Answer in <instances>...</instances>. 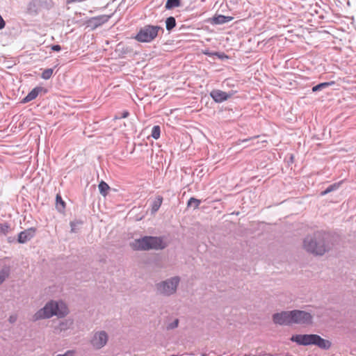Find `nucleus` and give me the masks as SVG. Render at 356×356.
I'll return each mask as SVG.
<instances>
[{
    "mask_svg": "<svg viewBox=\"0 0 356 356\" xmlns=\"http://www.w3.org/2000/svg\"><path fill=\"white\" fill-rule=\"evenodd\" d=\"M74 321L71 318L63 319L59 321L58 325L55 326L54 330L56 333H61L72 328Z\"/></svg>",
    "mask_w": 356,
    "mask_h": 356,
    "instance_id": "obj_13",
    "label": "nucleus"
},
{
    "mask_svg": "<svg viewBox=\"0 0 356 356\" xmlns=\"http://www.w3.org/2000/svg\"><path fill=\"white\" fill-rule=\"evenodd\" d=\"M210 96L216 102L221 103L230 98L232 96V93H227L220 90L216 89L210 92Z\"/></svg>",
    "mask_w": 356,
    "mask_h": 356,
    "instance_id": "obj_11",
    "label": "nucleus"
},
{
    "mask_svg": "<svg viewBox=\"0 0 356 356\" xmlns=\"http://www.w3.org/2000/svg\"><path fill=\"white\" fill-rule=\"evenodd\" d=\"M42 90H44L42 87H35L22 99V102L25 104L35 99Z\"/></svg>",
    "mask_w": 356,
    "mask_h": 356,
    "instance_id": "obj_14",
    "label": "nucleus"
},
{
    "mask_svg": "<svg viewBox=\"0 0 356 356\" xmlns=\"http://www.w3.org/2000/svg\"><path fill=\"white\" fill-rule=\"evenodd\" d=\"M181 5V0H167L165 3V8L168 10L179 7Z\"/></svg>",
    "mask_w": 356,
    "mask_h": 356,
    "instance_id": "obj_19",
    "label": "nucleus"
},
{
    "mask_svg": "<svg viewBox=\"0 0 356 356\" xmlns=\"http://www.w3.org/2000/svg\"><path fill=\"white\" fill-rule=\"evenodd\" d=\"M16 319H17V317L15 316H10L9 318V321L10 323H14V322H15Z\"/></svg>",
    "mask_w": 356,
    "mask_h": 356,
    "instance_id": "obj_33",
    "label": "nucleus"
},
{
    "mask_svg": "<svg viewBox=\"0 0 356 356\" xmlns=\"http://www.w3.org/2000/svg\"><path fill=\"white\" fill-rule=\"evenodd\" d=\"M111 18L110 15H102L97 17H91L88 19L85 24L90 27L92 30L97 29L108 21Z\"/></svg>",
    "mask_w": 356,
    "mask_h": 356,
    "instance_id": "obj_10",
    "label": "nucleus"
},
{
    "mask_svg": "<svg viewBox=\"0 0 356 356\" xmlns=\"http://www.w3.org/2000/svg\"><path fill=\"white\" fill-rule=\"evenodd\" d=\"M248 139H245L243 140V142L248 141Z\"/></svg>",
    "mask_w": 356,
    "mask_h": 356,
    "instance_id": "obj_34",
    "label": "nucleus"
},
{
    "mask_svg": "<svg viewBox=\"0 0 356 356\" xmlns=\"http://www.w3.org/2000/svg\"><path fill=\"white\" fill-rule=\"evenodd\" d=\"M291 324L309 325L312 323V316L310 313L301 310L291 311Z\"/></svg>",
    "mask_w": 356,
    "mask_h": 356,
    "instance_id": "obj_7",
    "label": "nucleus"
},
{
    "mask_svg": "<svg viewBox=\"0 0 356 356\" xmlns=\"http://www.w3.org/2000/svg\"><path fill=\"white\" fill-rule=\"evenodd\" d=\"M129 115V113L128 111H123L122 113H120V115H118L116 117V118L118 119H121V118H127Z\"/></svg>",
    "mask_w": 356,
    "mask_h": 356,
    "instance_id": "obj_30",
    "label": "nucleus"
},
{
    "mask_svg": "<svg viewBox=\"0 0 356 356\" xmlns=\"http://www.w3.org/2000/svg\"><path fill=\"white\" fill-rule=\"evenodd\" d=\"M51 49L54 51H59L61 49V47L59 44H55L51 46Z\"/></svg>",
    "mask_w": 356,
    "mask_h": 356,
    "instance_id": "obj_32",
    "label": "nucleus"
},
{
    "mask_svg": "<svg viewBox=\"0 0 356 356\" xmlns=\"http://www.w3.org/2000/svg\"><path fill=\"white\" fill-rule=\"evenodd\" d=\"M6 26V22L1 15H0V30L3 29Z\"/></svg>",
    "mask_w": 356,
    "mask_h": 356,
    "instance_id": "obj_31",
    "label": "nucleus"
},
{
    "mask_svg": "<svg viewBox=\"0 0 356 356\" xmlns=\"http://www.w3.org/2000/svg\"><path fill=\"white\" fill-rule=\"evenodd\" d=\"M163 202V197L160 195L157 196L154 200L152 205V213H155L161 207Z\"/></svg>",
    "mask_w": 356,
    "mask_h": 356,
    "instance_id": "obj_16",
    "label": "nucleus"
},
{
    "mask_svg": "<svg viewBox=\"0 0 356 356\" xmlns=\"http://www.w3.org/2000/svg\"><path fill=\"white\" fill-rule=\"evenodd\" d=\"M179 319L175 318L172 321H169L166 325V329L168 330L175 329L179 325Z\"/></svg>",
    "mask_w": 356,
    "mask_h": 356,
    "instance_id": "obj_25",
    "label": "nucleus"
},
{
    "mask_svg": "<svg viewBox=\"0 0 356 356\" xmlns=\"http://www.w3.org/2000/svg\"><path fill=\"white\" fill-rule=\"evenodd\" d=\"M131 247L136 250H163L167 246V243L162 237L143 236L135 239L130 243Z\"/></svg>",
    "mask_w": 356,
    "mask_h": 356,
    "instance_id": "obj_4",
    "label": "nucleus"
},
{
    "mask_svg": "<svg viewBox=\"0 0 356 356\" xmlns=\"http://www.w3.org/2000/svg\"><path fill=\"white\" fill-rule=\"evenodd\" d=\"M290 340L299 346L314 345L322 350H328L332 343L316 334H294Z\"/></svg>",
    "mask_w": 356,
    "mask_h": 356,
    "instance_id": "obj_3",
    "label": "nucleus"
},
{
    "mask_svg": "<svg viewBox=\"0 0 356 356\" xmlns=\"http://www.w3.org/2000/svg\"><path fill=\"white\" fill-rule=\"evenodd\" d=\"M233 19L232 17L229 16H224V15H217L213 17V24H223L225 23L229 22Z\"/></svg>",
    "mask_w": 356,
    "mask_h": 356,
    "instance_id": "obj_15",
    "label": "nucleus"
},
{
    "mask_svg": "<svg viewBox=\"0 0 356 356\" xmlns=\"http://www.w3.org/2000/svg\"><path fill=\"white\" fill-rule=\"evenodd\" d=\"M98 187H99V190L100 193L103 196H106L107 195V193H108V190L110 189L109 186L106 182H104V181H102L99 183Z\"/></svg>",
    "mask_w": 356,
    "mask_h": 356,
    "instance_id": "obj_20",
    "label": "nucleus"
},
{
    "mask_svg": "<svg viewBox=\"0 0 356 356\" xmlns=\"http://www.w3.org/2000/svg\"><path fill=\"white\" fill-rule=\"evenodd\" d=\"M10 269L9 266H4L0 270V284H1L9 276Z\"/></svg>",
    "mask_w": 356,
    "mask_h": 356,
    "instance_id": "obj_18",
    "label": "nucleus"
},
{
    "mask_svg": "<svg viewBox=\"0 0 356 356\" xmlns=\"http://www.w3.org/2000/svg\"><path fill=\"white\" fill-rule=\"evenodd\" d=\"M166 29L168 31H171L176 26V20L173 17H169L165 21Z\"/></svg>",
    "mask_w": 356,
    "mask_h": 356,
    "instance_id": "obj_22",
    "label": "nucleus"
},
{
    "mask_svg": "<svg viewBox=\"0 0 356 356\" xmlns=\"http://www.w3.org/2000/svg\"><path fill=\"white\" fill-rule=\"evenodd\" d=\"M10 231V227L7 223H0V236L6 235Z\"/></svg>",
    "mask_w": 356,
    "mask_h": 356,
    "instance_id": "obj_26",
    "label": "nucleus"
},
{
    "mask_svg": "<svg viewBox=\"0 0 356 356\" xmlns=\"http://www.w3.org/2000/svg\"><path fill=\"white\" fill-rule=\"evenodd\" d=\"M108 340V334L105 331L101 330L94 333L90 343L95 349H100L106 345Z\"/></svg>",
    "mask_w": 356,
    "mask_h": 356,
    "instance_id": "obj_8",
    "label": "nucleus"
},
{
    "mask_svg": "<svg viewBox=\"0 0 356 356\" xmlns=\"http://www.w3.org/2000/svg\"><path fill=\"white\" fill-rule=\"evenodd\" d=\"M69 311L67 305L62 301L51 300L44 307L39 309L33 316V321H36L57 316L59 318L65 316Z\"/></svg>",
    "mask_w": 356,
    "mask_h": 356,
    "instance_id": "obj_2",
    "label": "nucleus"
},
{
    "mask_svg": "<svg viewBox=\"0 0 356 356\" xmlns=\"http://www.w3.org/2000/svg\"><path fill=\"white\" fill-rule=\"evenodd\" d=\"M73 224H74V223H73L72 222L70 223V225H71V226H72V227L73 226Z\"/></svg>",
    "mask_w": 356,
    "mask_h": 356,
    "instance_id": "obj_35",
    "label": "nucleus"
},
{
    "mask_svg": "<svg viewBox=\"0 0 356 356\" xmlns=\"http://www.w3.org/2000/svg\"><path fill=\"white\" fill-rule=\"evenodd\" d=\"M303 248L313 254L323 255L331 248L330 236L325 232L317 231L304 239Z\"/></svg>",
    "mask_w": 356,
    "mask_h": 356,
    "instance_id": "obj_1",
    "label": "nucleus"
},
{
    "mask_svg": "<svg viewBox=\"0 0 356 356\" xmlns=\"http://www.w3.org/2000/svg\"><path fill=\"white\" fill-rule=\"evenodd\" d=\"M341 184V182H339V183H334L332 185H330V186H328L326 190H325L324 191H322L321 193V195H325L326 194L332 192V191H334L337 189L339 188V186Z\"/></svg>",
    "mask_w": 356,
    "mask_h": 356,
    "instance_id": "obj_21",
    "label": "nucleus"
},
{
    "mask_svg": "<svg viewBox=\"0 0 356 356\" xmlns=\"http://www.w3.org/2000/svg\"><path fill=\"white\" fill-rule=\"evenodd\" d=\"M35 234V228H30L28 229H26L23 232H21L18 235V242L20 243H25L27 241H30Z\"/></svg>",
    "mask_w": 356,
    "mask_h": 356,
    "instance_id": "obj_12",
    "label": "nucleus"
},
{
    "mask_svg": "<svg viewBox=\"0 0 356 356\" xmlns=\"http://www.w3.org/2000/svg\"><path fill=\"white\" fill-rule=\"evenodd\" d=\"M54 72V70L51 68L45 69L41 75V77L44 79H49L51 78Z\"/></svg>",
    "mask_w": 356,
    "mask_h": 356,
    "instance_id": "obj_27",
    "label": "nucleus"
},
{
    "mask_svg": "<svg viewBox=\"0 0 356 356\" xmlns=\"http://www.w3.org/2000/svg\"><path fill=\"white\" fill-rule=\"evenodd\" d=\"M179 282L180 278L178 276L161 281L156 284V291L160 295L170 296L176 292Z\"/></svg>",
    "mask_w": 356,
    "mask_h": 356,
    "instance_id": "obj_5",
    "label": "nucleus"
},
{
    "mask_svg": "<svg viewBox=\"0 0 356 356\" xmlns=\"http://www.w3.org/2000/svg\"><path fill=\"white\" fill-rule=\"evenodd\" d=\"M160 30L163 29L159 26L146 25L140 29L135 38L138 42H149L156 38Z\"/></svg>",
    "mask_w": 356,
    "mask_h": 356,
    "instance_id": "obj_6",
    "label": "nucleus"
},
{
    "mask_svg": "<svg viewBox=\"0 0 356 356\" xmlns=\"http://www.w3.org/2000/svg\"><path fill=\"white\" fill-rule=\"evenodd\" d=\"M291 311H284L280 313H275L273 315V321L275 324L291 325Z\"/></svg>",
    "mask_w": 356,
    "mask_h": 356,
    "instance_id": "obj_9",
    "label": "nucleus"
},
{
    "mask_svg": "<svg viewBox=\"0 0 356 356\" xmlns=\"http://www.w3.org/2000/svg\"><path fill=\"white\" fill-rule=\"evenodd\" d=\"M334 83V81L321 83L314 86L312 88V91L318 92V91L323 90V89H325L327 87H329L330 86H332Z\"/></svg>",
    "mask_w": 356,
    "mask_h": 356,
    "instance_id": "obj_17",
    "label": "nucleus"
},
{
    "mask_svg": "<svg viewBox=\"0 0 356 356\" xmlns=\"http://www.w3.org/2000/svg\"><path fill=\"white\" fill-rule=\"evenodd\" d=\"M56 202L57 204H61L62 207L64 208L65 207V202L64 201L62 200L61 197L59 195H56Z\"/></svg>",
    "mask_w": 356,
    "mask_h": 356,
    "instance_id": "obj_29",
    "label": "nucleus"
},
{
    "mask_svg": "<svg viewBox=\"0 0 356 356\" xmlns=\"http://www.w3.org/2000/svg\"><path fill=\"white\" fill-rule=\"evenodd\" d=\"M160 135H161V128L159 125H155L152 127V134H151V136L154 138V139H158L160 138Z\"/></svg>",
    "mask_w": 356,
    "mask_h": 356,
    "instance_id": "obj_24",
    "label": "nucleus"
},
{
    "mask_svg": "<svg viewBox=\"0 0 356 356\" xmlns=\"http://www.w3.org/2000/svg\"><path fill=\"white\" fill-rule=\"evenodd\" d=\"M75 353H76L75 350H67L63 354H58L56 356H75Z\"/></svg>",
    "mask_w": 356,
    "mask_h": 356,
    "instance_id": "obj_28",
    "label": "nucleus"
},
{
    "mask_svg": "<svg viewBox=\"0 0 356 356\" xmlns=\"http://www.w3.org/2000/svg\"><path fill=\"white\" fill-rule=\"evenodd\" d=\"M201 203V201L195 197H191L188 201L187 206L188 207H193L194 209H197Z\"/></svg>",
    "mask_w": 356,
    "mask_h": 356,
    "instance_id": "obj_23",
    "label": "nucleus"
}]
</instances>
